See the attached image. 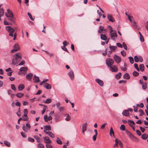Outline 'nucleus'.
<instances>
[{
	"label": "nucleus",
	"instance_id": "nucleus-18",
	"mask_svg": "<svg viewBox=\"0 0 148 148\" xmlns=\"http://www.w3.org/2000/svg\"><path fill=\"white\" fill-rule=\"evenodd\" d=\"M87 125V123H84L82 125V132L83 133H84L85 131H86V125Z\"/></svg>",
	"mask_w": 148,
	"mask_h": 148
},
{
	"label": "nucleus",
	"instance_id": "nucleus-17",
	"mask_svg": "<svg viewBox=\"0 0 148 148\" xmlns=\"http://www.w3.org/2000/svg\"><path fill=\"white\" fill-rule=\"evenodd\" d=\"M33 79L34 82L36 83L38 82L40 80L39 77L38 76H36V75L34 76Z\"/></svg>",
	"mask_w": 148,
	"mask_h": 148
},
{
	"label": "nucleus",
	"instance_id": "nucleus-48",
	"mask_svg": "<svg viewBox=\"0 0 148 148\" xmlns=\"http://www.w3.org/2000/svg\"><path fill=\"white\" fill-rule=\"evenodd\" d=\"M134 66L138 71H140L138 67V65L137 64L135 63L134 64Z\"/></svg>",
	"mask_w": 148,
	"mask_h": 148
},
{
	"label": "nucleus",
	"instance_id": "nucleus-26",
	"mask_svg": "<svg viewBox=\"0 0 148 148\" xmlns=\"http://www.w3.org/2000/svg\"><path fill=\"white\" fill-rule=\"evenodd\" d=\"M139 69H140L141 71L143 72L144 71V66L143 64H141L139 65Z\"/></svg>",
	"mask_w": 148,
	"mask_h": 148
},
{
	"label": "nucleus",
	"instance_id": "nucleus-2",
	"mask_svg": "<svg viewBox=\"0 0 148 148\" xmlns=\"http://www.w3.org/2000/svg\"><path fill=\"white\" fill-rule=\"evenodd\" d=\"M106 63L107 66L110 67L112 66L114 63V61L113 60L110 58H108L106 60Z\"/></svg>",
	"mask_w": 148,
	"mask_h": 148
},
{
	"label": "nucleus",
	"instance_id": "nucleus-35",
	"mask_svg": "<svg viewBox=\"0 0 148 148\" xmlns=\"http://www.w3.org/2000/svg\"><path fill=\"white\" fill-rule=\"evenodd\" d=\"M141 137L143 139L146 140L148 138V135L147 134H143L142 135Z\"/></svg>",
	"mask_w": 148,
	"mask_h": 148
},
{
	"label": "nucleus",
	"instance_id": "nucleus-28",
	"mask_svg": "<svg viewBox=\"0 0 148 148\" xmlns=\"http://www.w3.org/2000/svg\"><path fill=\"white\" fill-rule=\"evenodd\" d=\"M117 47L116 46H111L110 45L109 46V48L111 51H114Z\"/></svg>",
	"mask_w": 148,
	"mask_h": 148
},
{
	"label": "nucleus",
	"instance_id": "nucleus-21",
	"mask_svg": "<svg viewBox=\"0 0 148 148\" xmlns=\"http://www.w3.org/2000/svg\"><path fill=\"white\" fill-rule=\"evenodd\" d=\"M101 40H108V38H107L106 36L104 34H102L101 35Z\"/></svg>",
	"mask_w": 148,
	"mask_h": 148
},
{
	"label": "nucleus",
	"instance_id": "nucleus-52",
	"mask_svg": "<svg viewBox=\"0 0 148 148\" xmlns=\"http://www.w3.org/2000/svg\"><path fill=\"white\" fill-rule=\"evenodd\" d=\"M27 14L29 16L30 18V19L32 20V21H34V19L33 18V17L32 15L31 14H30V13L29 12H28L27 13Z\"/></svg>",
	"mask_w": 148,
	"mask_h": 148
},
{
	"label": "nucleus",
	"instance_id": "nucleus-44",
	"mask_svg": "<svg viewBox=\"0 0 148 148\" xmlns=\"http://www.w3.org/2000/svg\"><path fill=\"white\" fill-rule=\"evenodd\" d=\"M56 142L57 143L61 145L62 144V141L60 140V139L58 138H57Z\"/></svg>",
	"mask_w": 148,
	"mask_h": 148
},
{
	"label": "nucleus",
	"instance_id": "nucleus-63",
	"mask_svg": "<svg viewBox=\"0 0 148 148\" xmlns=\"http://www.w3.org/2000/svg\"><path fill=\"white\" fill-rule=\"evenodd\" d=\"M126 82H127L126 81L124 80H120L119 82V84H121V83H125Z\"/></svg>",
	"mask_w": 148,
	"mask_h": 148
},
{
	"label": "nucleus",
	"instance_id": "nucleus-39",
	"mask_svg": "<svg viewBox=\"0 0 148 148\" xmlns=\"http://www.w3.org/2000/svg\"><path fill=\"white\" fill-rule=\"evenodd\" d=\"M4 12L3 9L1 8L0 9V16H3L4 15Z\"/></svg>",
	"mask_w": 148,
	"mask_h": 148
},
{
	"label": "nucleus",
	"instance_id": "nucleus-13",
	"mask_svg": "<svg viewBox=\"0 0 148 148\" xmlns=\"http://www.w3.org/2000/svg\"><path fill=\"white\" fill-rule=\"evenodd\" d=\"M33 76L32 73H30L26 75V78L29 81H31Z\"/></svg>",
	"mask_w": 148,
	"mask_h": 148
},
{
	"label": "nucleus",
	"instance_id": "nucleus-33",
	"mask_svg": "<svg viewBox=\"0 0 148 148\" xmlns=\"http://www.w3.org/2000/svg\"><path fill=\"white\" fill-rule=\"evenodd\" d=\"M110 135L111 136H112V134L113 136H114V133L112 127L110 128Z\"/></svg>",
	"mask_w": 148,
	"mask_h": 148
},
{
	"label": "nucleus",
	"instance_id": "nucleus-34",
	"mask_svg": "<svg viewBox=\"0 0 148 148\" xmlns=\"http://www.w3.org/2000/svg\"><path fill=\"white\" fill-rule=\"evenodd\" d=\"M126 133L127 135H128V136H129L130 138H131L132 137V136H133V135L129 131L127 130L126 131Z\"/></svg>",
	"mask_w": 148,
	"mask_h": 148
},
{
	"label": "nucleus",
	"instance_id": "nucleus-32",
	"mask_svg": "<svg viewBox=\"0 0 148 148\" xmlns=\"http://www.w3.org/2000/svg\"><path fill=\"white\" fill-rule=\"evenodd\" d=\"M19 70L21 71H27V68L26 67H21L20 68Z\"/></svg>",
	"mask_w": 148,
	"mask_h": 148
},
{
	"label": "nucleus",
	"instance_id": "nucleus-15",
	"mask_svg": "<svg viewBox=\"0 0 148 148\" xmlns=\"http://www.w3.org/2000/svg\"><path fill=\"white\" fill-rule=\"evenodd\" d=\"M43 86L47 89H50L51 88V85L47 83H45L44 85Z\"/></svg>",
	"mask_w": 148,
	"mask_h": 148
},
{
	"label": "nucleus",
	"instance_id": "nucleus-37",
	"mask_svg": "<svg viewBox=\"0 0 148 148\" xmlns=\"http://www.w3.org/2000/svg\"><path fill=\"white\" fill-rule=\"evenodd\" d=\"M38 148H44V145L41 143H39L37 145Z\"/></svg>",
	"mask_w": 148,
	"mask_h": 148
},
{
	"label": "nucleus",
	"instance_id": "nucleus-31",
	"mask_svg": "<svg viewBox=\"0 0 148 148\" xmlns=\"http://www.w3.org/2000/svg\"><path fill=\"white\" fill-rule=\"evenodd\" d=\"M132 25L134 29H136L137 28V25L135 21H134L133 22Z\"/></svg>",
	"mask_w": 148,
	"mask_h": 148
},
{
	"label": "nucleus",
	"instance_id": "nucleus-29",
	"mask_svg": "<svg viewBox=\"0 0 148 148\" xmlns=\"http://www.w3.org/2000/svg\"><path fill=\"white\" fill-rule=\"evenodd\" d=\"M4 143L5 145L8 147H9L10 146V143L6 140H5L4 141Z\"/></svg>",
	"mask_w": 148,
	"mask_h": 148
},
{
	"label": "nucleus",
	"instance_id": "nucleus-1",
	"mask_svg": "<svg viewBox=\"0 0 148 148\" xmlns=\"http://www.w3.org/2000/svg\"><path fill=\"white\" fill-rule=\"evenodd\" d=\"M22 58L21 56L20 53H16L13 56L12 63L15 65L17 64L21 61Z\"/></svg>",
	"mask_w": 148,
	"mask_h": 148
},
{
	"label": "nucleus",
	"instance_id": "nucleus-22",
	"mask_svg": "<svg viewBox=\"0 0 148 148\" xmlns=\"http://www.w3.org/2000/svg\"><path fill=\"white\" fill-rule=\"evenodd\" d=\"M123 78L125 79H129L130 78V76L128 73H126L123 75Z\"/></svg>",
	"mask_w": 148,
	"mask_h": 148
},
{
	"label": "nucleus",
	"instance_id": "nucleus-59",
	"mask_svg": "<svg viewBox=\"0 0 148 148\" xmlns=\"http://www.w3.org/2000/svg\"><path fill=\"white\" fill-rule=\"evenodd\" d=\"M25 63V61L24 60H22V61L18 64V65H17V66H18V65L19 66H21L23 65Z\"/></svg>",
	"mask_w": 148,
	"mask_h": 148
},
{
	"label": "nucleus",
	"instance_id": "nucleus-16",
	"mask_svg": "<svg viewBox=\"0 0 148 148\" xmlns=\"http://www.w3.org/2000/svg\"><path fill=\"white\" fill-rule=\"evenodd\" d=\"M68 75L71 80H72L73 79L74 77V75L73 72V71H70L68 73Z\"/></svg>",
	"mask_w": 148,
	"mask_h": 148
},
{
	"label": "nucleus",
	"instance_id": "nucleus-55",
	"mask_svg": "<svg viewBox=\"0 0 148 148\" xmlns=\"http://www.w3.org/2000/svg\"><path fill=\"white\" fill-rule=\"evenodd\" d=\"M28 140L29 141L34 142V140L32 138H31V137H29L28 138Z\"/></svg>",
	"mask_w": 148,
	"mask_h": 148
},
{
	"label": "nucleus",
	"instance_id": "nucleus-58",
	"mask_svg": "<svg viewBox=\"0 0 148 148\" xmlns=\"http://www.w3.org/2000/svg\"><path fill=\"white\" fill-rule=\"evenodd\" d=\"M123 47L124 48V49L126 50H127V46L126 45V44L125 43V42H123Z\"/></svg>",
	"mask_w": 148,
	"mask_h": 148
},
{
	"label": "nucleus",
	"instance_id": "nucleus-56",
	"mask_svg": "<svg viewBox=\"0 0 148 148\" xmlns=\"http://www.w3.org/2000/svg\"><path fill=\"white\" fill-rule=\"evenodd\" d=\"M11 86V88L14 90L16 91V89L15 85L14 84H12Z\"/></svg>",
	"mask_w": 148,
	"mask_h": 148
},
{
	"label": "nucleus",
	"instance_id": "nucleus-5",
	"mask_svg": "<svg viewBox=\"0 0 148 148\" xmlns=\"http://www.w3.org/2000/svg\"><path fill=\"white\" fill-rule=\"evenodd\" d=\"M113 58L115 62L118 63H120L121 60L120 57L117 56L116 54H115L114 55Z\"/></svg>",
	"mask_w": 148,
	"mask_h": 148
},
{
	"label": "nucleus",
	"instance_id": "nucleus-6",
	"mask_svg": "<svg viewBox=\"0 0 148 148\" xmlns=\"http://www.w3.org/2000/svg\"><path fill=\"white\" fill-rule=\"evenodd\" d=\"M110 70L113 72H116L118 71V69L115 65L112 66L110 67Z\"/></svg>",
	"mask_w": 148,
	"mask_h": 148
},
{
	"label": "nucleus",
	"instance_id": "nucleus-23",
	"mask_svg": "<svg viewBox=\"0 0 148 148\" xmlns=\"http://www.w3.org/2000/svg\"><path fill=\"white\" fill-rule=\"evenodd\" d=\"M44 128L45 130L48 131H51V126L49 125H47L44 126Z\"/></svg>",
	"mask_w": 148,
	"mask_h": 148
},
{
	"label": "nucleus",
	"instance_id": "nucleus-4",
	"mask_svg": "<svg viewBox=\"0 0 148 148\" xmlns=\"http://www.w3.org/2000/svg\"><path fill=\"white\" fill-rule=\"evenodd\" d=\"M7 11L10 16V18H9V20L11 22H14V18L13 17V14L11 11L10 9H8Z\"/></svg>",
	"mask_w": 148,
	"mask_h": 148
},
{
	"label": "nucleus",
	"instance_id": "nucleus-53",
	"mask_svg": "<svg viewBox=\"0 0 148 148\" xmlns=\"http://www.w3.org/2000/svg\"><path fill=\"white\" fill-rule=\"evenodd\" d=\"M65 47V46H63L61 47V48L64 51L67 52L68 53H69L66 47Z\"/></svg>",
	"mask_w": 148,
	"mask_h": 148
},
{
	"label": "nucleus",
	"instance_id": "nucleus-14",
	"mask_svg": "<svg viewBox=\"0 0 148 148\" xmlns=\"http://www.w3.org/2000/svg\"><path fill=\"white\" fill-rule=\"evenodd\" d=\"M95 81L101 86H103V81L99 79H95Z\"/></svg>",
	"mask_w": 148,
	"mask_h": 148
},
{
	"label": "nucleus",
	"instance_id": "nucleus-45",
	"mask_svg": "<svg viewBox=\"0 0 148 148\" xmlns=\"http://www.w3.org/2000/svg\"><path fill=\"white\" fill-rule=\"evenodd\" d=\"M51 101V99L49 98L47 99L45 102L46 103L48 104L50 103Z\"/></svg>",
	"mask_w": 148,
	"mask_h": 148
},
{
	"label": "nucleus",
	"instance_id": "nucleus-9",
	"mask_svg": "<svg viewBox=\"0 0 148 148\" xmlns=\"http://www.w3.org/2000/svg\"><path fill=\"white\" fill-rule=\"evenodd\" d=\"M45 143L47 144H50L51 143V141L49 139V138L47 136H45L43 138Z\"/></svg>",
	"mask_w": 148,
	"mask_h": 148
},
{
	"label": "nucleus",
	"instance_id": "nucleus-11",
	"mask_svg": "<svg viewBox=\"0 0 148 148\" xmlns=\"http://www.w3.org/2000/svg\"><path fill=\"white\" fill-rule=\"evenodd\" d=\"M44 119L45 122L51 120L52 119V118L51 115H49L48 116L47 115H45L44 116Z\"/></svg>",
	"mask_w": 148,
	"mask_h": 148
},
{
	"label": "nucleus",
	"instance_id": "nucleus-19",
	"mask_svg": "<svg viewBox=\"0 0 148 148\" xmlns=\"http://www.w3.org/2000/svg\"><path fill=\"white\" fill-rule=\"evenodd\" d=\"M122 114L123 115L125 116H127L129 114V113L128 112V110H124L122 113Z\"/></svg>",
	"mask_w": 148,
	"mask_h": 148
},
{
	"label": "nucleus",
	"instance_id": "nucleus-27",
	"mask_svg": "<svg viewBox=\"0 0 148 148\" xmlns=\"http://www.w3.org/2000/svg\"><path fill=\"white\" fill-rule=\"evenodd\" d=\"M22 120L24 121H27L28 120V117L27 116L25 115H23L22 116Z\"/></svg>",
	"mask_w": 148,
	"mask_h": 148
},
{
	"label": "nucleus",
	"instance_id": "nucleus-36",
	"mask_svg": "<svg viewBox=\"0 0 148 148\" xmlns=\"http://www.w3.org/2000/svg\"><path fill=\"white\" fill-rule=\"evenodd\" d=\"M24 95V94L21 92L18 93L16 95V96L19 98L22 97Z\"/></svg>",
	"mask_w": 148,
	"mask_h": 148
},
{
	"label": "nucleus",
	"instance_id": "nucleus-24",
	"mask_svg": "<svg viewBox=\"0 0 148 148\" xmlns=\"http://www.w3.org/2000/svg\"><path fill=\"white\" fill-rule=\"evenodd\" d=\"M34 138L37 140V141L38 143H40V138L38 136H34Z\"/></svg>",
	"mask_w": 148,
	"mask_h": 148
},
{
	"label": "nucleus",
	"instance_id": "nucleus-42",
	"mask_svg": "<svg viewBox=\"0 0 148 148\" xmlns=\"http://www.w3.org/2000/svg\"><path fill=\"white\" fill-rule=\"evenodd\" d=\"M48 135L50 137L52 138H54L55 137L53 133L51 132H49V134Z\"/></svg>",
	"mask_w": 148,
	"mask_h": 148
},
{
	"label": "nucleus",
	"instance_id": "nucleus-60",
	"mask_svg": "<svg viewBox=\"0 0 148 148\" xmlns=\"http://www.w3.org/2000/svg\"><path fill=\"white\" fill-rule=\"evenodd\" d=\"M64 46H66L69 43L66 40L64 41L63 42Z\"/></svg>",
	"mask_w": 148,
	"mask_h": 148
},
{
	"label": "nucleus",
	"instance_id": "nucleus-46",
	"mask_svg": "<svg viewBox=\"0 0 148 148\" xmlns=\"http://www.w3.org/2000/svg\"><path fill=\"white\" fill-rule=\"evenodd\" d=\"M139 75V73L137 71H135L133 73V75L134 76H136Z\"/></svg>",
	"mask_w": 148,
	"mask_h": 148
},
{
	"label": "nucleus",
	"instance_id": "nucleus-20",
	"mask_svg": "<svg viewBox=\"0 0 148 148\" xmlns=\"http://www.w3.org/2000/svg\"><path fill=\"white\" fill-rule=\"evenodd\" d=\"M24 85L22 84H21L18 85V90L19 91H21L23 89H24Z\"/></svg>",
	"mask_w": 148,
	"mask_h": 148
},
{
	"label": "nucleus",
	"instance_id": "nucleus-38",
	"mask_svg": "<svg viewBox=\"0 0 148 148\" xmlns=\"http://www.w3.org/2000/svg\"><path fill=\"white\" fill-rule=\"evenodd\" d=\"M66 118L65 119V120L66 121H69L71 120V117L69 115V114H66Z\"/></svg>",
	"mask_w": 148,
	"mask_h": 148
},
{
	"label": "nucleus",
	"instance_id": "nucleus-3",
	"mask_svg": "<svg viewBox=\"0 0 148 148\" xmlns=\"http://www.w3.org/2000/svg\"><path fill=\"white\" fill-rule=\"evenodd\" d=\"M23 130L25 132H27L31 129V126L28 123H27L26 126L23 125L22 127Z\"/></svg>",
	"mask_w": 148,
	"mask_h": 148
},
{
	"label": "nucleus",
	"instance_id": "nucleus-30",
	"mask_svg": "<svg viewBox=\"0 0 148 148\" xmlns=\"http://www.w3.org/2000/svg\"><path fill=\"white\" fill-rule=\"evenodd\" d=\"M121 73H119L116 75L115 77L117 79H119L121 77Z\"/></svg>",
	"mask_w": 148,
	"mask_h": 148
},
{
	"label": "nucleus",
	"instance_id": "nucleus-57",
	"mask_svg": "<svg viewBox=\"0 0 148 148\" xmlns=\"http://www.w3.org/2000/svg\"><path fill=\"white\" fill-rule=\"evenodd\" d=\"M121 53V55L125 57L126 56V53L124 51H122Z\"/></svg>",
	"mask_w": 148,
	"mask_h": 148
},
{
	"label": "nucleus",
	"instance_id": "nucleus-62",
	"mask_svg": "<svg viewBox=\"0 0 148 148\" xmlns=\"http://www.w3.org/2000/svg\"><path fill=\"white\" fill-rule=\"evenodd\" d=\"M28 114V110L27 109H25L24 110V115L27 116Z\"/></svg>",
	"mask_w": 148,
	"mask_h": 148
},
{
	"label": "nucleus",
	"instance_id": "nucleus-7",
	"mask_svg": "<svg viewBox=\"0 0 148 148\" xmlns=\"http://www.w3.org/2000/svg\"><path fill=\"white\" fill-rule=\"evenodd\" d=\"M13 49L11 50V52L12 53L14 52V51H17L19 49V46L17 44H15L14 45L13 47Z\"/></svg>",
	"mask_w": 148,
	"mask_h": 148
},
{
	"label": "nucleus",
	"instance_id": "nucleus-8",
	"mask_svg": "<svg viewBox=\"0 0 148 148\" xmlns=\"http://www.w3.org/2000/svg\"><path fill=\"white\" fill-rule=\"evenodd\" d=\"M54 120L56 121L57 122L60 121L61 120L60 117L57 114H54Z\"/></svg>",
	"mask_w": 148,
	"mask_h": 148
},
{
	"label": "nucleus",
	"instance_id": "nucleus-61",
	"mask_svg": "<svg viewBox=\"0 0 148 148\" xmlns=\"http://www.w3.org/2000/svg\"><path fill=\"white\" fill-rule=\"evenodd\" d=\"M139 111L140 113V116H141L144 114V112L143 110L140 109L139 110Z\"/></svg>",
	"mask_w": 148,
	"mask_h": 148
},
{
	"label": "nucleus",
	"instance_id": "nucleus-47",
	"mask_svg": "<svg viewBox=\"0 0 148 148\" xmlns=\"http://www.w3.org/2000/svg\"><path fill=\"white\" fill-rule=\"evenodd\" d=\"M117 36L116 33V32H113L112 33H111V37H116Z\"/></svg>",
	"mask_w": 148,
	"mask_h": 148
},
{
	"label": "nucleus",
	"instance_id": "nucleus-12",
	"mask_svg": "<svg viewBox=\"0 0 148 148\" xmlns=\"http://www.w3.org/2000/svg\"><path fill=\"white\" fill-rule=\"evenodd\" d=\"M107 17L108 20L110 22H113L115 21L114 19L111 14H108L107 16Z\"/></svg>",
	"mask_w": 148,
	"mask_h": 148
},
{
	"label": "nucleus",
	"instance_id": "nucleus-50",
	"mask_svg": "<svg viewBox=\"0 0 148 148\" xmlns=\"http://www.w3.org/2000/svg\"><path fill=\"white\" fill-rule=\"evenodd\" d=\"M120 130L123 131H124L125 130V127L124 125H122L120 127Z\"/></svg>",
	"mask_w": 148,
	"mask_h": 148
},
{
	"label": "nucleus",
	"instance_id": "nucleus-49",
	"mask_svg": "<svg viewBox=\"0 0 148 148\" xmlns=\"http://www.w3.org/2000/svg\"><path fill=\"white\" fill-rule=\"evenodd\" d=\"M134 60L136 62H139V58L137 56H134Z\"/></svg>",
	"mask_w": 148,
	"mask_h": 148
},
{
	"label": "nucleus",
	"instance_id": "nucleus-43",
	"mask_svg": "<svg viewBox=\"0 0 148 148\" xmlns=\"http://www.w3.org/2000/svg\"><path fill=\"white\" fill-rule=\"evenodd\" d=\"M128 58L129 59L130 62L131 64H133L134 63V60L133 58L132 57H129Z\"/></svg>",
	"mask_w": 148,
	"mask_h": 148
},
{
	"label": "nucleus",
	"instance_id": "nucleus-64",
	"mask_svg": "<svg viewBox=\"0 0 148 148\" xmlns=\"http://www.w3.org/2000/svg\"><path fill=\"white\" fill-rule=\"evenodd\" d=\"M106 124V123H104L101 126V129H104L105 128Z\"/></svg>",
	"mask_w": 148,
	"mask_h": 148
},
{
	"label": "nucleus",
	"instance_id": "nucleus-41",
	"mask_svg": "<svg viewBox=\"0 0 148 148\" xmlns=\"http://www.w3.org/2000/svg\"><path fill=\"white\" fill-rule=\"evenodd\" d=\"M47 108V107L45 106H44L43 109L42 111V114H43L45 112L46 109Z\"/></svg>",
	"mask_w": 148,
	"mask_h": 148
},
{
	"label": "nucleus",
	"instance_id": "nucleus-40",
	"mask_svg": "<svg viewBox=\"0 0 148 148\" xmlns=\"http://www.w3.org/2000/svg\"><path fill=\"white\" fill-rule=\"evenodd\" d=\"M104 27L102 26H100L99 27V30L98 31V32L99 33H101V31H103L104 29Z\"/></svg>",
	"mask_w": 148,
	"mask_h": 148
},
{
	"label": "nucleus",
	"instance_id": "nucleus-51",
	"mask_svg": "<svg viewBox=\"0 0 148 148\" xmlns=\"http://www.w3.org/2000/svg\"><path fill=\"white\" fill-rule=\"evenodd\" d=\"M136 106L137 107H139L141 108H143L144 106V105L143 103H141L140 104H137Z\"/></svg>",
	"mask_w": 148,
	"mask_h": 148
},
{
	"label": "nucleus",
	"instance_id": "nucleus-54",
	"mask_svg": "<svg viewBox=\"0 0 148 148\" xmlns=\"http://www.w3.org/2000/svg\"><path fill=\"white\" fill-rule=\"evenodd\" d=\"M45 146L47 148H53L51 145L49 144H46Z\"/></svg>",
	"mask_w": 148,
	"mask_h": 148
},
{
	"label": "nucleus",
	"instance_id": "nucleus-10",
	"mask_svg": "<svg viewBox=\"0 0 148 148\" xmlns=\"http://www.w3.org/2000/svg\"><path fill=\"white\" fill-rule=\"evenodd\" d=\"M6 29L8 32H13L15 31V29L10 26H7L6 27Z\"/></svg>",
	"mask_w": 148,
	"mask_h": 148
},
{
	"label": "nucleus",
	"instance_id": "nucleus-25",
	"mask_svg": "<svg viewBox=\"0 0 148 148\" xmlns=\"http://www.w3.org/2000/svg\"><path fill=\"white\" fill-rule=\"evenodd\" d=\"M130 139L133 141L135 142H138L139 141L138 139L135 137L134 135H133V136H132V137Z\"/></svg>",
	"mask_w": 148,
	"mask_h": 148
}]
</instances>
